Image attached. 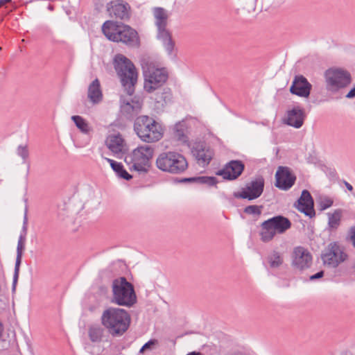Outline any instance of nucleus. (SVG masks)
Listing matches in <instances>:
<instances>
[{
	"label": "nucleus",
	"mask_w": 355,
	"mask_h": 355,
	"mask_svg": "<svg viewBox=\"0 0 355 355\" xmlns=\"http://www.w3.org/2000/svg\"><path fill=\"white\" fill-rule=\"evenodd\" d=\"M353 268L355 269V263L353 265Z\"/></svg>",
	"instance_id": "8fccbe9b"
},
{
	"label": "nucleus",
	"mask_w": 355,
	"mask_h": 355,
	"mask_svg": "<svg viewBox=\"0 0 355 355\" xmlns=\"http://www.w3.org/2000/svg\"><path fill=\"white\" fill-rule=\"evenodd\" d=\"M106 143L107 148L115 154L122 153L124 150V139L119 134L110 136Z\"/></svg>",
	"instance_id": "393cba45"
},
{
	"label": "nucleus",
	"mask_w": 355,
	"mask_h": 355,
	"mask_svg": "<svg viewBox=\"0 0 355 355\" xmlns=\"http://www.w3.org/2000/svg\"><path fill=\"white\" fill-rule=\"evenodd\" d=\"M155 164L160 171L171 174H180L188 168L186 158L182 154L173 151L160 153Z\"/></svg>",
	"instance_id": "0eeeda50"
},
{
	"label": "nucleus",
	"mask_w": 355,
	"mask_h": 355,
	"mask_svg": "<svg viewBox=\"0 0 355 355\" xmlns=\"http://www.w3.org/2000/svg\"><path fill=\"white\" fill-rule=\"evenodd\" d=\"M296 181L295 175L288 166H279L275 173V186L283 191L289 190Z\"/></svg>",
	"instance_id": "4468645a"
},
{
	"label": "nucleus",
	"mask_w": 355,
	"mask_h": 355,
	"mask_svg": "<svg viewBox=\"0 0 355 355\" xmlns=\"http://www.w3.org/2000/svg\"><path fill=\"white\" fill-rule=\"evenodd\" d=\"M154 149L148 145L140 146L132 153L125 157L124 161L129 166L130 171H136L139 173H146L150 168V160L153 156Z\"/></svg>",
	"instance_id": "6e6552de"
},
{
	"label": "nucleus",
	"mask_w": 355,
	"mask_h": 355,
	"mask_svg": "<svg viewBox=\"0 0 355 355\" xmlns=\"http://www.w3.org/2000/svg\"><path fill=\"white\" fill-rule=\"evenodd\" d=\"M155 24L157 28V35L165 34L169 31L166 29L168 15L164 8L156 7L153 9Z\"/></svg>",
	"instance_id": "412c9836"
},
{
	"label": "nucleus",
	"mask_w": 355,
	"mask_h": 355,
	"mask_svg": "<svg viewBox=\"0 0 355 355\" xmlns=\"http://www.w3.org/2000/svg\"><path fill=\"white\" fill-rule=\"evenodd\" d=\"M234 355H243L241 353H236Z\"/></svg>",
	"instance_id": "de8ad7c7"
},
{
	"label": "nucleus",
	"mask_w": 355,
	"mask_h": 355,
	"mask_svg": "<svg viewBox=\"0 0 355 355\" xmlns=\"http://www.w3.org/2000/svg\"><path fill=\"white\" fill-rule=\"evenodd\" d=\"M191 153L196 157L198 164L202 166H207L212 159V152L209 148L203 147L200 144H196L192 148Z\"/></svg>",
	"instance_id": "aec40b11"
},
{
	"label": "nucleus",
	"mask_w": 355,
	"mask_h": 355,
	"mask_svg": "<svg viewBox=\"0 0 355 355\" xmlns=\"http://www.w3.org/2000/svg\"><path fill=\"white\" fill-rule=\"evenodd\" d=\"M155 96V101L157 103L166 104L168 102L171 101L172 94L169 88H165L164 89L162 92L157 93Z\"/></svg>",
	"instance_id": "2f4dec72"
},
{
	"label": "nucleus",
	"mask_w": 355,
	"mask_h": 355,
	"mask_svg": "<svg viewBox=\"0 0 355 355\" xmlns=\"http://www.w3.org/2000/svg\"><path fill=\"white\" fill-rule=\"evenodd\" d=\"M296 208L306 216L313 218L315 216L314 209V201L310 192L306 189L303 190L300 198L297 201Z\"/></svg>",
	"instance_id": "a211bd4d"
},
{
	"label": "nucleus",
	"mask_w": 355,
	"mask_h": 355,
	"mask_svg": "<svg viewBox=\"0 0 355 355\" xmlns=\"http://www.w3.org/2000/svg\"><path fill=\"white\" fill-rule=\"evenodd\" d=\"M312 89V85L302 75H297L294 77L292 85L290 87V92L300 97L307 98Z\"/></svg>",
	"instance_id": "dca6fc26"
},
{
	"label": "nucleus",
	"mask_w": 355,
	"mask_h": 355,
	"mask_svg": "<svg viewBox=\"0 0 355 355\" xmlns=\"http://www.w3.org/2000/svg\"><path fill=\"white\" fill-rule=\"evenodd\" d=\"M264 179L261 176L246 184L241 191L234 192L233 196L238 199H247L249 201L259 198L263 192Z\"/></svg>",
	"instance_id": "f8f14e48"
},
{
	"label": "nucleus",
	"mask_w": 355,
	"mask_h": 355,
	"mask_svg": "<svg viewBox=\"0 0 355 355\" xmlns=\"http://www.w3.org/2000/svg\"><path fill=\"white\" fill-rule=\"evenodd\" d=\"M348 255L336 241L329 243L321 252V259L324 266L336 268L344 262Z\"/></svg>",
	"instance_id": "9b49d317"
},
{
	"label": "nucleus",
	"mask_w": 355,
	"mask_h": 355,
	"mask_svg": "<svg viewBox=\"0 0 355 355\" xmlns=\"http://www.w3.org/2000/svg\"><path fill=\"white\" fill-rule=\"evenodd\" d=\"M175 137L181 141H186L187 137L184 134V129L183 125L180 123L176 124L174 128Z\"/></svg>",
	"instance_id": "f704fd0d"
},
{
	"label": "nucleus",
	"mask_w": 355,
	"mask_h": 355,
	"mask_svg": "<svg viewBox=\"0 0 355 355\" xmlns=\"http://www.w3.org/2000/svg\"><path fill=\"white\" fill-rule=\"evenodd\" d=\"M263 208V205H248L244 208L243 212L248 215L260 216Z\"/></svg>",
	"instance_id": "72a5a7b5"
},
{
	"label": "nucleus",
	"mask_w": 355,
	"mask_h": 355,
	"mask_svg": "<svg viewBox=\"0 0 355 355\" xmlns=\"http://www.w3.org/2000/svg\"><path fill=\"white\" fill-rule=\"evenodd\" d=\"M326 89L336 93L347 87L352 82L351 73L342 68H329L324 72Z\"/></svg>",
	"instance_id": "9d476101"
},
{
	"label": "nucleus",
	"mask_w": 355,
	"mask_h": 355,
	"mask_svg": "<svg viewBox=\"0 0 355 355\" xmlns=\"http://www.w3.org/2000/svg\"><path fill=\"white\" fill-rule=\"evenodd\" d=\"M268 261L270 268H277L283 263V258L277 251H273L271 254L268 255Z\"/></svg>",
	"instance_id": "7c9ffc66"
},
{
	"label": "nucleus",
	"mask_w": 355,
	"mask_h": 355,
	"mask_svg": "<svg viewBox=\"0 0 355 355\" xmlns=\"http://www.w3.org/2000/svg\"><path fill=\"white\" fill-rule=\"evenodd\" d=\"M112 302L119 306L130 307L137 302L134 286L125 277H120L112 282Z\"/></svg>",
	"instance_id": "39448f33"
},
{
	"label": "nucleus",
	"mask_w": 355,
	"mask_h": 355,
	"mask_svg": "<svg viewBox=\"0 0 355 355\" xmlns=\"http://www.w3.org/2000/svg\"><path fill=\"white\" fill-rule=\"evenodd\" d=\"M245 170V164L239 159L231 160L224 165L222 169L216 172V175L222 176L225 180H236Z\"/></svg>",
	"instance_id": "ddd939ff"
},
{
	"label": "nucleus",
	"mask_w": 355,
	"mask_h": 355,
	"mask_svg": "<svg viewBox=\"0 0 355 355\" xmlns=\"http://www.w3.org/2000/svg\"><path fill=\"white\" fill-rule=\"evenodd\" d=\"M343 211L340 209H337L331 214L328 213V226L329 228L332 230H337L340 224Z\"/></svg>",
	"instance_id": "c85d7f7f"
},
{
	"label": "nucleus",
	"mask_w": 355,
	"mask_h": 355,
	"mask_svg": "<svg viewBox=\"0 0 355 355\" xmlns=\"http://www.w3.org/2000/svg\"><path fill=\"white\" fill-rule=\"evenodd\" d=\"M17 155L20 156L23 159L24 162H25L29 155L27 146H19L17 148Z\"/></svg>",
	"instance_id": "e433bc0d"
},
{
	"label": "nucleus",
	"mask_w": 355,
	"mask_h": 355,
	"mask_svg": "<svg viewBox=\"0 0 355 355\" xmlns=\"http://www.w3.org/2000/svg\"><path fill=\"white\" fill-rule=\"evenodd\" d=\"M104 333V329L100 326H92L89 329V337L91 341L100 342Z\"/></svg>",
	"instance_id": "c756f323"
},
{
	"label": "nucleus",
	"mask_w": 355,
	"mask_h": 355,
	"mask_svg": "<svg viewBox=\"0 0 355 355\" xmlns=\"http://www.w3.org/2000/svg\"><path fill=\"white\" fill-rule=\"evenodd\" d=\"M196 180V184H206L209 187L216 186L218 182L217 178L213 176H197Z\"/></svg>",
	"instance_id": "473e14b6"
},
{
	"label": "nucleus",
	"mask_w": 355,
	"mask_h": 355,
	"mask_svg": "<svg viewBox=\"0 0 355 355\" xmlns=\"http://www.w3.org/2000/svg\"><path fill=\"white\" fill-rule=\"evenodd\" d=\"M157 38L162 41L163 45L165 50L166 51L168 55L172 56L173 58H175L176 54L173 53L175 49V42L172 40L170 32L160 35H157Z\"/></svg>",
	"instance_id": "bb28decb"
},
{
	"label": "nucleus",
	"mask_w": 355,
	"mask_h": 355,
	"mask_svg": "<svg viewBox=\"0 0 355 355\" xmlns=\"http://www.w3.org/2000/svg\"><path fill=\"white\" fill-rule=\"evenodd\" d=\"M341 355H355V354L350 350H345L341 354Z\"/></svg>",
	"instance_id": "37998d69"
},
{
	"label": "nucleus",
	"mask_w": 355,
	"mask_h": 355,
	"mask_svg": "<svg viewBox=\"0 0 355 355\" xmlns=\"http://www.w3.org/2000/svg\"><path fill=\"white\" fill-rule=\"evenodd\" d=\"M102 157L110 163L111 168L116 173L119 178L125 180H130L132 178V175L128 173L121 163L117 162L110 158L104 157L103 155Z\"/></svg>",
	"instance_id": "a878e982"
},
{
	"label": "nucleus",
	"mask_w": 355,
	"mask_h": 355,
	"mask_svg": "<svg viewBox=\"0 0 355 355\" xmlns=\"http://www.w3.org/2000/svg\"><path fill=\"white\" fill-rule=\"evenodd\" d=\"M114 67L124 91L129 96L135 93L138 73L132 62L123 54H116L114 58Z\"/></svg>",
	"instance_id": "7ed1b4c3"
},
{
	"label": "nucleus",
	"mask_w": 355,
	"mask_h": 355,
	"mask_svg": "<svg viewBox=\"0 0 355 355\" xmlns=\"http://www.w3.org/2000/svg\"><path fill=\"white\" fill-rule=\"evenodd\" d=\"M187 355H203V354L198 352H191L188 353Z\"/></svg>",
	"instance_id": "a18cd8bd"
},
{
	"label": "nucleus",
	"mask_w": 355,
	"mask_h": 355,
	"mask_svg": "<svg viewBox=\"0 0 355 355\" xmlns=\"http://www.w3.org/2000/svg\"><path fill=\"white\" fill-rule=\"evenodd\" d=\"M11 0H0V8L7 3L10 2Z\"/></svg>",
	"instance_id": "c03bdc74"
},
{
	"label": "nucleus",
	"mask_w": 355,
	"mask_h": 355,
	"mask_svg": "<svg viewBox=\"0 0 355 355\" xmlns=\"http://www.w3.org/2000/svg\"><path fill=\"white\" fill-rule=\"evenodd\" d=\"M131 318L123 309L109 307L101 315V323L114 337L122 336L129 328Z\"/></svg>",
	"instance_id": "f03ea898"
},
{
	"label": "nucleus",
	"mask_w": 355,
	"mask_h": 355,
	"mask_svg": "<svg viewBox=\"0 0 355 355\" xmlns=\"http://www.w3.org/2000/svg\"><path fill=\"white\" fill-rule=\"evenodd\" d=\"M286 123L295 128H300L304 123L305 114L304 110L295 107L292 110L288 111Z\"/></svg>",
	"instance_id": "4be33fe9"
},
{
	"label": "nucleus",
	"mask_w": 355,
	"mask_h": 355,
	"mask_svg": "<svg viewBox=\"0 0 355 355\" xmlns=\"http://www.w3.org/2000/svg\"><path fill=\"white\" fill-rule=\"evenodd\" d=\"M175 182L178 183H196V177L176 178Z\"/></svg>",
	"instance_id": "58836bf2"
},
{
	"label": "nucleus",
	"mask_w": 355,
	"mask_h": 355,
	"mask_svg": "<svg viewBox=\"0 0 355 355\" xmlns=\"http://www.w3.org/2000/svg\"><path fill=\"white\" fill-rule=\"evenodd\" d=\"M157 343L158 342L156 339H150L141 347V348L139 350V353L142 354L146 350L152 349L153 346L157 344Z\"/></svg>",
	"instance_id": "4c0bfd02"
},
{
	"label": "nucleus",
	"mask_w": 355,
	"mask_h": 355,
	"mask_svg": "<svg viewBox=\"0 0 355 355\" xmlns=\"http://www.w3.org/2000/svg\"><path fill=\"white\" fill-rule=\"evenodd\" d=\"M141 108L142 102L139 99L123 101L121 105V112L126 119L132 121L137 117Z\"/></svg>",
	"instance_id": "6ab92c4d"
},
{
	"label": "nucleus",
	"mask_w": 355,
	"mask_h": 355,
	"mask_svg": "<svg viewBox=\"0 0 355 355\" xmlns=\"http://www.w3.org/2000/svg\"><path fill=\"white\" fill-rule=\"evenodd\" d=\"M343 183L345 184V186L346 187V188L349 191H353V187L349 183L347 182V181L345 180H343Z\"/></svg>",
	"instance_id": "79ce46f5"
},
{
	"label": "nucleus",
	"mask_w": 355,
	"mask_h": 355,
	"mask_svg": "<svg viewBox=\"0 0 355 355\" xmlns=\"http://www.w3.org/2000/svg\"><path fill=\"white\" fill-rule=\"evenodd\" d=\"M324 271L323 270H320L319 272H318L317 273L313 275H311L310 277H309V280L310 281H315L316 279H320L322 278L323 276H324Z\"/></svg>",
	"instance_id": "a19ab883"
},
{
	"label": "nucleus",
	"mask_w": 355,
	"mask_h": 355,
	"mask_svg": "<svg viewBox=\"0 0 355 355\" xmlns=\"http://www.w3.org/2000/svg\"><path fill=\"white\" fill-rule=\"evenodd\" d=\"M349 236L353 246L355 248V226H352L349 228Z\"/></svg>",
	"instance_id": "ea45409f"
},
{
	"label": "nucleus",
	"mask_w": 355,
	"mask_h": 355,
	"mask_svg": "<svg viewBox=\"0 0 355 355\" xmlns=\"http://www.w3.org/2000/svg\"><path fill=\"white\" fill-rule=\"evenodd\" d=\"M26 220H27V219H26V216H25V217H24V225H25V224H26Z\"/></svg>",
	"instance_id": "49530a36"
},
{
	"label": "nucleus",
	"mask_w": 355,
	"mask_h": 355,
	"mask_svg": "<svg viewBox=\"0 0 355 355\" xmlns=\"http://www.w3.org/2000/svg\"><path fill=\"white\" fill-rule=\"evenodd\" d=\"M293 258V266L300 270L308 268L312 263V255L308 250L301 246L295 248Z\"/></svg>",
	"instance_id": "f3484780"
},
{
	"label": "nucleus",
	"mask_w": 355,
	"mask_h": 355,
	"mask_svg": "<svg viewBox=\"0 0 355 355\" xmlns=\"http://www.w3.org/2000/svg\"><path fill=\"white\" fill-rule=\"evenodd\" d=\"M134 131L141 141L146 143L157 141L162 137L159 123L147 115L139 116L135 119Z\"/></svg>",
	"instance_id": "20e7f679"
},
{
	"label": "nucleus",
	"mask_w": 355,
	"mask_h": 355,
	"mask_svg": "<svg viewBox=\"0 0 355 355\" xmlns=\"http://www.w3.org/2000/svg\"><path fill=\"white\" fill-rule=\"evenodd\" d=\"M142 69L144 78V87L148 93H152L161 87L168 78V71L166 68L157 67L151 62H144Z\"/></svg>",
	"instance_id": "423d86ee"
},
{
	"label": "nucleus",
	"mask_w": 355,
	"mask_h": 355,
	"mask_svg": "<svg viewBox=\"0 0 355 355\" xmlns=\"http://www.w3.org/2000/svg\"><path fill=\"white\" fill-rule=\"evenodd\" d=\"M88 98L93 103H98L103 99L100 81L98 78L94 80L88 87Z\"/></svg>",
	"instance_id": "b1692460"
},
{
	"label": "nucleus",
	"mask_w": 355,
	"mask_h": 355,
	"mask_svg": "<svg viewBox=\"0 0 355 355\" xmlns=\"http://www.w3.org/2000/svg\"><path fill=\"white\" fill-rule=\"evenodd\" d=\"M334 201L329 197L321 198L318 202V207L320 211H324L332 206Z\"/></svg>",
	"instance_id": "c9c22d12"
},
{
	"label": "nucleus",
	"mask_w": 355,
	"mask_h": 355,
	"mask_svg": "<svg viewBox=\"0 0 355 355\" xmlns=\"http://www.w3.org/2000/svg\"><path fill=\"white\" fill-rule=\"evenodd\" d=\"M24 241H25V237L22 235H20L17 247V257L15 261V270H14V275H13V280H12V291H15L16 285L18 281L19 278V268L21 263V258H22V252L24 249Z\"/></svg>",
	"instance_id": "5701e85b"
},
{
	"label": "nucleus",
	"mask_w": 355,
	"mask_h": 355,
	"mask_svg": "<svg viewBox=\"0 0 355 355\" xmlns=\"http://www.w3.org/2000/svg\"><path fill=\"white\" fill-rule=\"evenodd\" d=\"M49 8L51 9V10L53 9V8H52V6L51 5H49Z\"/></svg>",
	"instance_id": "09e8293b"
},
{
	"label": "nucleus",
	"mask_w": 355,
	"mask_h": 355,
	"mask_svg": "<svg viewBox=\"0 0 355 355\" xmlns=\"http://www.w3.org/2000/svg\"><path fill=\"white\" fill-rule=\"evenodd\" d=\"M291 220L282 215L273 216L263 221L260 227L261 240L268 243L273 239L277 234H284L291 227Z\"/></svg>",
	"instance_id": "1a4fd4ad"
},
{
	"label": "nucleus",
	"mask_w": 355,
	"mask_h": 355,
	"mask_svg": "<svg viewBox=\"0 0 355 355\" xmlns=\"http://www.w3.org/2000/svg\"><path fill=\"white\" fill-rule=\"evenodd\" d=\"M107 10L111 17L121 20H128L130 17V5L121 0H115L108 3Z\"/></svg>",
	"instance_id": "2eb2a0df"
},
{
	"label": "nucleus",
	"mask_w": 355,
	"mask_h": 355,
	"mask_svg": "<svg viewBox=\"0 0 355 355\" xmlns=\"http://www.w3.org/2000/svg\"><path fill=\"white\" fill-rule=\"evenodd\" d=\"M104 35L114 42H122L130 47H139L140 40L136 30L121 22L107 20L102 26Z\"/></svg>",
	"instance_id": "f257e3e1"
},
{
	"label": "nucleus",
	"mask_w": 355,
	"mask_h": 355,
	"mask_svg": "<svg viewBox=\"0 0 355 355\" xmlns=\"http://www.w3.org/2000/svg\"><path fill=\"white\" fill-rule=\"evenodd\" d=\"M71 120L82 133L89 135L93 131L92 126H90L89 123L83 117L74 115L71 116Z\"/></svg>",
	"instance_id": "cd10ccee"
}]
</instances>
